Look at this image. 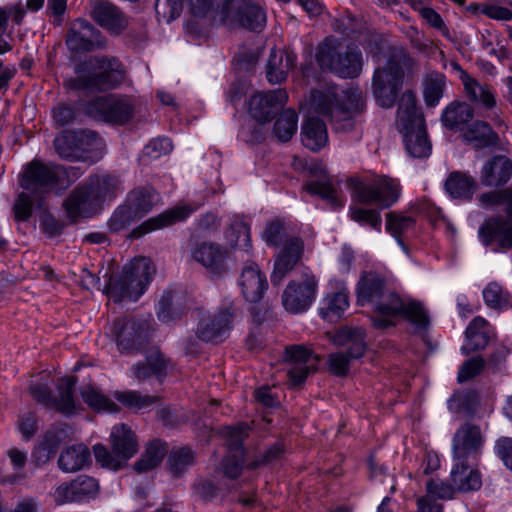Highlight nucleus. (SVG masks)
Returning a JSON list of instances; mask_svg holds the SVG:
<instances>
[{"instance_id": "f257e3e1", "label": "nucleus", "mask_w": 512, "mask_h": 512, "mask_svg": "<svg viewBox=\"0 0 512 512\" xmlns=\"http://www.w3.org/2000/svg\"><path fill=\"white\" fill-rule=\"evenodd\" d=\"M118 265L114 258L106 261V267L101 265L99 273L106 280L107 295L114 302L122 300L137 301L146 291L156 274L152 258H131L120 274L116 273Z\"/></svg>"}, {"instance_id": "f03ea898", "label": "nucleus", "mask_w": 512, "mask_h": 512, "mask_svg": "<svg viewBox=\"0 0 512 512\" xmlns=\"http://www.w3.org/2000/svg\"><path fill=\"white\" fill-rule=\"evenodd\" d=\"M311 104L318 113L328 116L336 133H349L360 128L366 108L365 97L358 88L341 93L312 91Z\"/></svg>"}, {"instance_id": "7ed1b4c3", "label": "nucleus", "mask_w": 512, "mask_h": 512, "mask_svg": "<svg viewBox=\"0 0 512 512\" xmlns=\"http://www.w3.org/2000/svg\"><path fill=\"white\" fill-rule=\"evenodd\" d=\"M190 8L195 16H205L214 11L219 21L229 27H242L252 31H260L266 23V14L257 5L248 2L236 4L235 0H189Z\"/></svg>"}, {"instance_id": "20e7f679", "label": "nucleus", "mask_w": 512, "mask_h": 512, "mask_svg": "<svg viewBox=\"0 0 512 512\" xmlns=\"http://www.w3.org/2000/svg\"><path fill=\"white\" fill-rule=\"evenodd\" d=\"M396 123L404 135L407 152L415 158L427 157L431 153V143L426 132L423 113L416 105L412 91H405L400 99Z\"/></svg>"}, {"instance_id": "39448f33", "label": "nucleus", "mask_w": 512, "mask_h": 512, "mask_svg": "<svg viewBox=\"0 0 512 512\" xmlns=\"http://www.w3.org/2000/svg\"><path fill=\"white\" fill-rule=\"evenodd\" d=\"M91 64L99 70L89 74H80L77 66L75 78L65 80L64 85L72 90H87L104 92L120 86L126 77V70L121 61L115 56H95L90 60Z\"/></svg>"}, {"instance_id": "423d86ee", "label": "nucleus", "mask_w": 512, "mask_h": 512, "mask_svg": "<svg viewBox=\"0 0 512 512\" xmlns=\"http://www.w3.org/2000/svg\"><path fill=\"white\" fill-rule=\"evenodd\" d=\"M100 136L91 130L64 131L54 139V148L67 161L95 163L101 158Z\"/></svg>"}, {"instance_id": "0eeeda50", "label": "nucleus", "mask_w": 512, "mask_h": 512, "mask_svg": "<svg viewBox=\"0 0 512 512\" xmlns=\"http://www.w3.org/2000/svg\"><path fill=\"white\" fill-rule=\"evenodd\" d=\"M356 302L371 305L375 313L388 314L398 305V294L387 288L385 276L375 271H363L356 286Z\"/></svg>"}, {"instance_id": "6e6552de", "label": "nucleus", "mask_w": 512, "mask_h": 512, "mask_svg": "<svg viewBox=\"0 0 512 512\" xmlns=\"http://www.w3.org/2000/svg\"><path fill=\"white\" fill-rule=\"evenodd\" d=\"M86 115L96 121L123 126L136 113V100L132 96L111 94L89 101L84 108Z\"/></svg>"}, {"instance_id": "1a4fd4ad", "label": "nucleus", "mask_w": 512, "mask_h": 512, "mask_svg": "<svg viewBox=\"0 0 512 512\" xmlns=\"http://www.w3.org/2000/svg\"><path fill=\"white\" fill-rule=\"evenodd\" d=\"M365 336L362 328L349 327H343L334 334L333 343L346 350L329 355V370L332 374L339 377L348 374L351 360L361 358L366 351Z\"/></svg>"}, {"instance_id": "9d476101", "label": "nucleus", "mask_w": 512, "mask_h": 512, "mask_svg": "<svg viewBox=\"0 0 512 512\" xmlns=\"http://www.w3.org/2000/svg\"><path fill=\"white\" fill-rule=\"evenodd\" d=\"M403 80L404 71L396 56H391L383 67L375 69L372 90L377 104L383 108L393 107Z\"/></svg>"}, {"instance_id": "9b49d317", "label": "nucleus", "mask_w": 512, "mask_h": 512, "mask_svg": "<svg viewBox=\"0 0 512 512\" xmlns=\"http://www.w3.org/2000/svg\"><path fill=\"white\" fill-rule=\"evenodd\" d=\"M318 280L308 267H302L300 278L291 280L281 295L284 309L291 314L306 312L314 303Z\"/></svg>"}, {"instance_id": "f8f14e48", "label": "nucleus", "mask_w": 512, "mask_h": 512, "mask_svg": "<svg viewBox=\"0 0 512 512\" xmlns=\"http://www.w3.org/2000/svg\"><path fill=\"white\" fill-rule=\"evenodd\" d=\"M65 173L62 165L33 160L26 166L19 184L24 190L39 194V198H42L43 194L49 193L52 188L60 185Z\"/></svg>"}, {"instance_id": "ddd939ff", "label": "nucleus", "mask_w": 512, "mask_h": 512, "mask_svg": "<svg viewBox=\"0 0 512 512\" xmlns=\"http://www.w3.org/2000/svg\"><path fill=\"white\" fill-rule=\"evenodd\" d=\"M332 27L336 33L357 41L373 57H377L380 53L381 36L372 31L363 18L346 12L332 21Z\"/></svg>"}, {"instance_id": "4468645a", "label": "nucleus", "mask_w": 512, "mask_h": 512, "mask_svg": "<svg viewBox=\"0 0 512 512\" xmlns=\"http://www.w3.org/2000/svg\"><path fill=\"white\" fill-rule=\"evenodd\" d=\"M148 330V322L136 317L118 318L112 326L118 349L126 353L138 352L147 344Z\"/></svg>"}, {"instance_id": "2eb2a0df", "label": "nucleus", "mask_w": 512, "mask_h": 512, "mask_svg": "<svg viewBox=\"0 0 512 512\" xmlns=\"http://www.w3.org/2000/svg\"><path fill=\"white\" fill-rule=\"evenodd\" d=\"M250 426L247 423H237L222 428L221 433L227 439L229 454L222 461V470L226 477L237 479L243 470L244 448L243 441L248 437Z\"/></svg>"}, {"instance_id": "dca6fc26", "label": "nucleus", "mask_w": 512, "mask_h": 512, "mask_svg": "<svg viewBox=\"0 0 512 512\" xmlns=\"http://www.w3.org/2000/svg\"><path fill=\"white\" fill-rule=\"evenodd\" d=\"M401 187L398 180L382 177L371 184L359 183L354 188L357 200L364 204H375L382 209L391 207L400 197Z\"/></svg>"}, {"instance_id": "f3484780", "label": "nucleus", "mask_w": 512, "mask_h": 512, "mask_svg": "<svg viewBox=\"0 0 512 512\" xmlns=\"http://www.w3.org/2000/svg\"><path fill=\"white\" fill-rule=\"evenodd\" d=\"M237 311V307L229 303L214 314H203L197 324V338L204 342L222 341L231 330Z\"/></svg>"}, {"instance_id": "a211bd4d", "label": "nucleus", "mask_w": 512, "mask_h": 512, "mask_svg": "<svg viewBox=\"0 0 512 512\" xmlns=\"http://www.w3.org/2000/svg\"><path fill=\"white\" fill-rule=\"evenodd\" d=\"M107 38L85 19L74 20L67 32L66 45L73 53H86L107 47Z\"/></svg>"}, {"instance_id": "6ab92c4d", "label": "nucleus", "mask_w": 512, "mask_h": 512, "mask_svg": "<svg viewBox=\"0 0 512 512\" xmlns=\"http://www.w3.org/2000/svg\"><path fill=\"white\" fill-rule=\"evenodd\" d=\"M285 360L289 364L287 369L289 386L296 388L317 370L320 359L303 345H290L285 348Z\"/></svg>"}, {"instance_id": "aec40b11", "label": "nucleus", "mask_w": 512, "mask_h": 512, "mask_svg": "<svg viewBox=\"0 0 512 512\" xmlns=\"http://www.w3.org/2000/svg\"><path fill=\"white\" fill-rule=\"evenodd\" d=\"M484 444V437L478 425L466 422L455 432L452 439L454 461L477 462Z\"/></svg>"}, {"instance_id": "412c9836", "label": "nucleus", "mask_w": 512, "mask_h": 512, "mask_svg": "<svg viewBox=\"0 0 512 512\" xmlns=\"http://www.w3.org/2000/svg\"><path fill=\"white\" fill-rule=\"evenodd\" d=\"M90 17L111 35H121L129 25L126 14L108 0H92Z\"/></svg>"}, {"instance_id": "4be33fe9", "label": "nucleus", "mask_w": 512, "mask_h": 512, "mask_svg": "<svg viewBox=\"0 0 512 512\" xmlns=\"http://www.w3.org/2000/svg\"><path fill=\"white\" fill-rule=\"evenodd\" d=\"M98 482L87 475H79L75 479L60 484L53 493L57 505L82 502L95 498L98 494Z\"/></svg>"}, {"instance_id": "5701e85b", "label": "nucleus", "mask_w": 512, "mask_h": 512, "mask_svg": "<svg viewBox=\"0 0 512 512\" xmlns=\"http://www.w3.org/2000/svg\"><path fill=\"white\" fill-rule=\"evenodd\" d=\"M287 92L284 89H276L268 93L257 92L250 97L249 113L260 123L270 121L286 104Z\"/></svg>"}, {"instance_id": "b1692460", "label": "nucleus", "mask_w": 512, "mask_h": 512, "mask_svg": "<svg viewBox=\"0 0 512 512\" xmlns=\"http://www.w3.org/2000/svg\"><path fill=\"white\" fill-rule=\"evenodd\" d=\"M63 206L67 217L72 222H76L81 218L92 217L102 208L100 202L87 185L72 191L64 201Z\"/></svg>"}, {"instance_id": "393cba45", "label": "nucleus", "mask_w": 512, "mask_h": 512, "mask_svg": "<svg viewBox=\"0 0 512 512\" xmlns=\"http://www.w3.org/2000/svg\"><path fill=\"white\" fill-rule=\"evenodd\" d=\"M238 285L241 289L242 296L250 303L260 302L268 289L265 274L256 263L249 261L242 268Z\"/></svg>"}, {"instance_id": "a878e982", "label": "nucleus", "mask_w": 512, "mask_h": 512, "mask_svg": "<svg viewBox=\"0 0 512 512\" xmlns=\"http://www.w3.org/2000/svg\"><path fill=\"white\" fill-rule=\"evenodd\" d=\"M193 212L194 208L191 205L174 206L144 221L140 226L132 230L130 236L132 238H140L146 233L170 227L186 220Z\"/></svg>"}, {"instance_id": "bb28decb", "label": "nucleus", "mask_w": 512, "mask_h": 512, "mask_svg": "<svg viewBox=\"0 0 512 512\" xmlns=\"http://www.w3.org/2000/svg\"><path fill=\"white\" fill-rule=\"evenodd\" d=\"M478 236L484 246L496 242L502 249L512 248V224L502 216L491 217L484 221L478 230Z\"/></svg>"}, {"instance_id": "cd10ccee", "label": "nucleus", "mask_w": 512, "mask_h": 512, "mask_svg": "<svg viewBox=\"0 0 512 512\" xmlns=\"http://www.w3.org/2000/svg\"><path fill=\"white\" fill-rule=\"evenodd\" d=\"M512 178V161L505 155H495L485 162L480 181L486 187H502Z\"/></svg>"}, {"instance_id": "c85d7f7f", "label": "nucleus", "mask_w": 512, "mask_h": 512, "mask_svg": "<svg viewBox=\"0 0 512 512\" xmlns=\"http://www.w3.org/2000/svg\"><path fill=\"white\" fill-rule=\"evenodd\" d=\"M224 237L232 251L244 254L251 252V228L244 216L235 214L230 218Z\"/></svg>"}, {"instance_id": "c756f323", "label": "nucleus", "mask_w": 512, "mask_h": 512, "mask_svg": "<svg viewBox=\"0 0 512 512\" xmlns=\"http://www.w3.org/2000/svg\"><path fill=\"white\" fill-rule=\"evenodd\" d=\"M476 462L472 461H455L450 473V479L456 491L470 492L479 490L482 486L481 474L473 466Z\"/></svg>"}, {"instance_id": "7c9ffc66", "label": "nucleus", "mask_w": 512, "mask_h": 512, "mask_svg": "<svg viewBox=\"0 0 512 512\" xmlns=\"http://www.w3.org/2000/svg\"><path fill=\"white\" fill-rule=\"evenodd\" d=\"M462 138L466 144L474 149L495 147L499 143L498 134L484 121H475L469 124L462 132Z\"/></svg>"}, {"instance_id": "2f4dec72", "label": "nucleus", "mask_w": 512, "mask_h": 512, "mask_svg": "<svg viewBox=\"0 0 512 512\" xmlns=\"http://www.w3.org/2000/svg\"><path fill=\"white\" fill-rule=\"evenodd\" d=\"M293 53L272 49L266 64V78L271 84H280L286 80L295 65Z\"/></svg>"}, {"instance_id": "473e14b6", "label": "nucleus", "mask_w": 512, "mask_h": 512, "mask_svg": "<svg viewBox=\"0 0 512 512\" xmlns=\"http://www.w3.org/2000/svg\"><path fill=\"white\" fill-rule=\"evenodd\" d=\"M91 463V453L84 444H73L66 447L58 458V467L66 473H73L84 469Z\"/></svg>"}, {"instance_id": "72a5a7b5", "label": "nucleus", "mask_w": 512, "mask_h": 512, "mask_svg": "<svg viewBox=\"0 0 512 512\" xmlns=\"http://www.w3.org/2000/svg\"><path fill=\"white\" fill-rule=\"evenodd\" d=\"M476 188L477 184L475 179L461 171L451 172L444 183V189L449 196L461 201H470L473 198Z\"/></svg>"}, {"instance_id": "f704fd0d", "label": "nucleus", "mask_w": 512, "mask_h": 512, "mask_svg": "<svg viewBox=\"0 0 512 512\" xmlns=\"http://www.w3.org/2000/svg\"><path fill=\"white\" fill-rule=\"evenodd\" d=\"M111 443L113 453L122 460L131 458L138 450L136 435L126 424L113 427Z\"/></svg>"}, {"instance_id": "c9c22d12", "label": "nucleus", "mask_w": 512, "mask_h": 512, "mask_svg": "<svg viewBox=\"0 0 512 512\" xmlns=\"http://www.w3.org/2000/svg\"><path fill=\"white\" fill-rule=\"evenodd\" d=\"M398 305L395 311H389L388 315H398L413 324L418 330H426L430 325V318L423 304L417 300L405 302L398 295Z\"/></svg>"}, {"instance_id": "e433bc0d", "label": "nucleus", "mask_w": 512, "mask_h": 512, "mask_svg": "<svg viewBox=\"0 0 512 512\" xmlns=\"http://www.w3.org/2000/svg\"><path fill=\"white\" fill-rule=\"evenodd\" d=\"M349 308L347 289L328 293L321 301L319 315L328 322H337L343 318Z\"/></svg>"}, {"instance_id": "4c0bfd02", "label": "nucleus", "mask_w": 512, "mask_h": 512, "mask_svg": "<svg viewBox=\"0 0 512 512\" xmlns=\"http://www.w3.org/2000/svg\"><path fill=\"white\" fill-rule=\"evenodd\" d=\"M301 140L313 152L321 150L328 142L326 124L318 117H310L301 128Z\"/></svg>"}, {"instance_id": "58836bf2", "label": "nucleus", "mask_w": 512, "mask_h": 512, "mask_svg": "<svg viewBox=\"0 0 512 512\" xmlns=\"http://www.w3.org/2000/svg\"><path fill=\"white\" fill-rule=\"evenodd\" d=\"M467 343L462 346L464 355L484 349L489 342L488 323L482 317L474 318L465 331Z\"/></svg>"}, {"instance_id": "ea45409f", "label": "nucleus", "mask_w": 512, "mask_h": 512, "mask_svg": "<svg viewBox=\"0 0 512 512\" xmlns=\"http://www.w3.org/2000/svg\"><path fill=\"white\" fill-rule=\"evenodd\" d=\"M25 15V6L21 1L9 6H0V54L12 50V45L7 40V37H9L7 34L9 18L11 17L16 25H21Z\"/></svg>"}, {"instance_id": "a19ab883", "label": "nucleus", "mask_w": 512, "mask_h": 512, "mask_svg": "<svg viewBox=\"0 0 512 512\" xmlns=\"http://www.w3.org/2000/svg\"><path fill=\"white\" fill-rule=\"evenodd\" d=\"M362 66V53L357 46L351 44L345 50L342 48L335 74L342 78H355L360 75Z\"/></svg>"}, {"instance_id": "79ce46f5", "label": "nucleus", "mask_w": 512, "mask_h": 512, "mask_svg": "<svg viewBox=\"0 0 512 512\" xmlns=\"http://www.w3.org/2000/svg\"><path fill=\"white\" fill-rule=\"evenodd\" d=\"M168 362L164 355L157 349L150 350L146 356V362L134 365L135 377L142 381L152 375L162 379L166 375Z\"/></svg>"}, {"instance_id": "37998d69", "label": "nucleus", "mask_w": 512, "mask_h": 512, "mask_svg": "<svg viewBox=\"0 0 512 512\" xmlns=\"http://www.w3.org/2000/svg\"><path fill=\"white\" fill-rule=\"evenodd\" d=\"M342 47V43L333 36H328L319 43L315 55L319 67L335 73Z\"/></svg>"}, {"instance_id": "c03bdc74", "label": "nucleus", "mask_w": 512, "mask_h": 512, "mask_svg": "<svg viewBox=\"0 0 512 512\" xmlns=\"http://www.w3.org/2000/svg\"><path fill=\"white\" fill-rule=\"evenodd\" d=\"M75 377L63 378L58 385V396L53 397L51 408L65 416H70L77 411V404L74 399Z\"/></svg>"}, {"instance_id": "a18cd8bd", "label": "nucleus", "mask_w": 512, "mask_h": 512, "mask_svg": "<svg viewBox=\"0 0 512 512\" xmlns=\"http://www.w3.org/2000/svg\"><path fill=\"white\" fill-rule=\"evenodd\" d=\"M474 116L473 108L465 102H452L443 111L441 121L443 125L456 130L467 124Z\"/></svg>"}, {"instance_id": "49530a36", "label": "nucleus", "mask_w": 512, "mask_h": 512, "mask_svg": "<svg viewBox=\"0 0 512 512\" xmlns=\"http://www.w3.org/2000/svg\"><path fill=\"white\" fill-rule=\"evenodd\" d=\"M480 402V396L476 390H458L449 398L448 409L453 413L474 414Z\"/></svg>"}, {"instance_id": "de8ad7c7", "label": "nucleus", "mask_w": 512, "mask_h": 512, "mask_svg": "<svg viewBox=\"0 0 512 512\" xmlns=\"http://www.w3.org/2000/svg\"><path fill=\"white\" fill-rule=\"evenodd\" d=\"M195 463V452L188 446L174 447L167 458V468L174 477H180Z\"/></svg>"}, {"instance_id": "09e8293b", "label": "nucleus", "mask_w": 512, "mask_h": 512, "mask_svg": "<svg viewBox=\"0 0 512 512\" xmlns=\"http://www.w3.org/2000/svg\"><path fill=\"white\" fill-rule=\"evenodd\" d=\"M96 199L102 203L106 198L115 197L121 188V181L113 175L94 176L87 185Z\"/></svg>"}, {"instance_id": "8fccbe9b", "label": "nucleus", "mask_w": 512, "mask_h": 512, "mask_svg": "<svg viewBox=\"0 0 512 512\" xmlns=\"http://www.w3.org/2000/svg\"><path fill=\"white\" fill-rule=\"evenodd\" d=\"M303 190L311 195H319L326 200L332 208L342 206L341 200L338 198L337 189L329 178L308 181L304 184Z\"/></svg>"}, {"instance_id": "3c124183", "label": "nucleus", "mask_w": 512, "mask_h": 512, "mask_svg": "<svg viewBox=\"0 0 512 512\" xmlns=\"http://www.w3.org/2000/svg\"><path fill=\"white\" fill-rule=\"evenodd\" d=\"M80 395L83 401L96 412L117 413L120 411L119 406L115 402L91 385L83 387Z\"/></svg>"}, {"instance_id": "603ef678", "label": "nucleus", "mask_w": 512, "mask_h": 512, "mask_svg": "<svg viewBox=\"0 0 512 512\" xmlns=\"http://www.w3.org/2000/svg\"><path fill=\"white\" fill-rule=\"evenodd\" d=\"M157 198L156 191L151 187L134 189L127 198L128 204L133 208L139 218L151 211Z\"/></svg>"}, {"instance_id": "864d4df0", "label": "nucleus", "mask_w": 512, "mask_h": 512, "mask_svg": "<svg viewBox=\"0 0 512 512\" xmlns=\"http://www.w3.org/2000/svg\"><path fill=\"white\" fill-rule=\"evenodd\" d=\"M446 78L441 73H430L423 81V96L427 106L435 107L443 96Z\"/></svg>"}, {"instance_id": "5fc2aeb1", "label": "nucleus", "mask_w": 512, "mask_h": 512, "mask_svg": "<svg viewBox=\"0 0 512 512\" xmlns=\"http://www.w3.org/2000/svg\"><path fill=\"white\" fill-rule=\"evenodd\" d=\"M415 225V219L397 212H389L386 214V229L391 233L402 246L403 252L408 254L407 247L402 242L400 236L412 229Z\"/></svg>"}, {"instance_id": "6e6d98bb", "label": "nucleus", "mask_w": 512, "mask_h": 512, "mask_svg": "<svg viewBox=\"0 0 512 512\" xmlns=\"http://www.w3.org/2000/svg\"><path fill=\"white\" fill-rule=\"evenodd\" d=\"M298 116L295 110L286 109L276 119L273 133L280 142L289 141L297 131Z\"/></svg>"}, {"instance_id": "4d7b16f0", "label": "nucleus", "mask_w": 512, "mask_h": 512, "mask_svg": "<svg viewBox=\"0 0 512 512\" xmlns=\"http://www.w3.org/2000/svg\"><path fill=\"white\" fill-rule=\"evenodd\" d=\"M114 398L124 407L134 410H142L159 401V397L154 395H143L139 391L129 390L115 392Z\"/></svg>"}, {"instance_id": "13d9d810", "label": "nucleus", "mask_w": 512, "mask_h": 512, "mask_svg": "<svg viewBox=\"0 0 512 512\" xmlns=\"http://www.w3.org/2000/svg\"><path fill=\"white\" fill-rule=\"evenodd\" d=\"M464 87L471 101L481 103L487 109L496 105L494 94L489 86L481 85L474 79H468L465 81Z\"/></svg>"}, {"instance_id": "bf43d9fd", "label": "nucleus", "mask_w": 512, "mask_h": 512, "mask_svg": "<svg viewBox=\"0 0 512 512\" xmlns=\"http://www.w3.org/2000/svg\"><path fill=\"white\" fill-rule=\"evenodd\" d=\"M138 215L133 208L126 202L118 206L108 221V227L112 232H118L127 228L131 223L138 219Z\"/></svg>"}, {"instance_id": "052dcab7", "label": "nucleus", "mask_w": 512, "mask_h": 512, "mask_svg": "<svg viewBox=\"0 0 512 512\" xmlns=\"http://www.w3.org/2000/svg\"><path fill=\"white\" fill-rule=\"evenodd\" d=\"M486 305L493 309L506 308L509 303V294L496 282L489 283L483 290Z\"/></svg>"}, {"instance_id": "680f3d73", "label": "nucleus", "mask_w": 512, "mask_h": 512, "mask_svg": "<svg viewBox=\"0 0 512 512\" xmlns=\"http://www.w3.org/2000/svg\"><path fill=\"white\" fill-rule=\"evenodd\" d=\"M192 256H222L228 252L220 244L193 237L190 239Z\"/></svg>"}, {"instance_id": "e2e57ef3", "label": "nucleus", "mask_w": 512, "mask_h": 512, "mask_svg": "<svg viewBox=\"0 0 512 512\" xmlns=\"http://www.w3.org/2000/svg\"><path fill=\"white\" fill-rule=\"evenodd\" d=\"M286 234L285 224L280 219H274L267 223L262 238L268 244L279 247Z\"/></svg>"}, {"instance_id": "0e129e2a", "label": "nucleus", "mask_w": 512, "mask_h": 512, "mask_svg": "<svg viewBox=\"0 0 512 512\" xmlns=\"http://www.w3.org/2000/svg\"><path fill=\"white\" fill-rule=\"evenodd\" d=\"M456 489L453 483H447L440 479H430L426 483V492L433 499H452Z\"/></svg>"}, {"instance_id": "69168bd1", "label": "nucleus", "mask_w": 512, "mask_h": 512, "mask_svg": "<svg viewBox=\"0 0 512 512\" xmlns=\"http://www.w3.org/2000/svg\"><path fill=\"white\" fill-rule=\"evenodd\" d=\"M300 258H276L271 281L278 285L294 269H298Z\"/></svg>"}, {"instance_id": "338daca9", "label": "nucleus", "mask_w": 512, "mask_h": 512, "mask_svg": "<svg viewBox=\"0 0 512 512\" xmlns=\"http://www.w3.org/2000/svg\"><path fill=\"white\" fill-rule=\"evenodd\" d=\"M485 367V360L482 357H474L466 360L460 367L457 375L459 383L468 381L479 375Z\"/></svg>"}, {"instance_id": "774afa93", "label": "nucleus", "mask_w": 512, "mask_h": 512, "mask_svg": "<svg viewBox=\"0 0 512 512\" xmlns=\"http://www.w3.org/2000/svg\"><path fill=\"white\" fill-rule=\"evenodd\" d=\"M351 218L361 224H367L376 230L381 228V217L378 211L373 209L351 208Z\"/></svg>"}]
</instances>
